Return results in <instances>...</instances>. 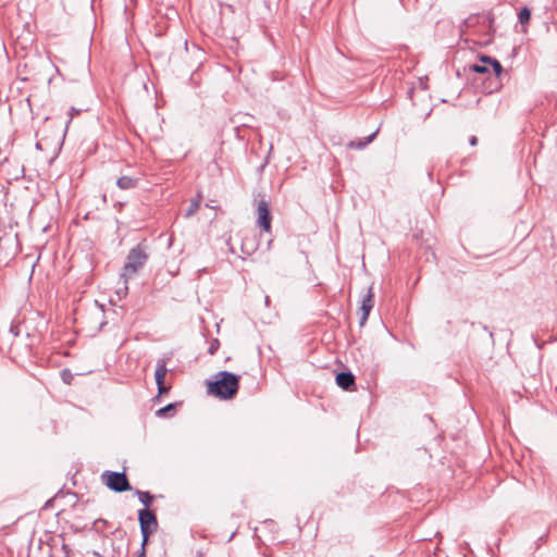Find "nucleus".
<instances>
[{
  "mask_svg": "<svg viewBox=\"0 0 557 557\" xmlns=\"http://www.w3.org/2000/svg\"><path fill=\"white\" fill-rule=\"evenodd\" d=\"M257 246L258 245L253 238L250 239L246 237L242 243V251L249 256L257 250Z\"/></svg>",
  "mask_w": 557,
  "mask_h": 557,
  "instance_id": "f8f14e48",
  "label": "nucleus"
},
{
  "mask_svg": "<svg viewBox=\"0 0 557 557\" xmlns=\"http://www.w3.org/2000/svg\"><path fill=\"white\" fill-rule=\"evenodd\" d=\"M264 301H265V305L269 306L270 305V297L269 296H265L264 297Z\"/></svg>",
  "mask_w": 557,
  "mask_h": 557,
  "instance_id": "5701e85b",
  "label": "nucleus"
},
{
  "mask_svg": "<svg viewBox=\"0 0 557 557\" xmlns=\"http://www.w3.org/2000/svg\"><path fill=\"white\" fill-rule=\"evenodd\" d=\"M480 21V16L479 15H471L469 16L468 18L465 20V25L467 27H473L475 26Z\"/></svg>",
  "mask_w": 557,
  "mask_h": 557,
  "instance_id": "a211bd4d",
  "label": "nucleus"
},
{
  "mask_svg": "<svg viewBox=\"0 0 557 557\" xmlns=\"http://www.w3.org/2000/svg\"><path fill=\"white\" fill-rule=\"evenodd\" d=\"M336 384L345 391L355 386V376L351 372H339L336 375Z\"/></svg>",
  "mask_w": 557,
  "mask_h": 557,
  "instance_id": "6e6552de",
  "label": "nucleus"
},
{
  "mask_svg": "<svg viewBox=\"0 0 557 557\" xmlns=\"http://www.w3.org/2000/svg\"><path fill=\"white\" fill-rule=\"evenodd\" d=\"M135 557H139V552H137V553L135 554Z\"/></svg>",
  "mask_w": 557,
  "mask_h": 557,
  "instance_id": "393cba45",
  "label": "nucleus"
},
{
  "mask_svg": "<svg viewBox=\"0 0 557 557\" xmlns=\"http://www.w3.org/2000/svg\"><path fill=\"white\" fill-rule=\"evenodd\" d=\"M158 529V521L153 511L148 508L141 509V557L146 554V543L150 534Z\"/></svg>",
  "mask_w": 557,
  "mask_h": 557,
  "instance_id": "7ed1b4c3",
  "label": "nucleus"
},
{
  "mask_svg": "<svg viewBox=\"0 0 557 557\" xmlns=\"http://www.w3.org/2000/svg\"><path fill=\"white\" fill-rule=\"evenodd\" d=\"M373 297H374V293L372 290V287H369L368 292L363 296L362 302H361V311H362V315L360 318V324L361 325H363L366 323V321L369 318L370 311L373 308V305H374Z\"/></svg>",
  "mask_w": 557,
  "mask_h": 557,
  "instance_id": "0eeeda50",
  "label": "nucleus"
},
{
  "mask_svg": "<svg viewBox=\"0 0 557 557\" xmlns=\"http://www.w3.org/2000/svg\"><path fill=\"white\" fill-rule=\"evenodd\" d=\"M257 213H258V219H257L258 225L264 232H267V233L270 232L271 231L272 216H271V213H270L269 202L265 199H261L258 202Z\"/></svg>",
  "mask_w": 557,
  "mask_h": 557,
  "instance_id": "39448f33",
  "label": "nucleus"
},
{
  "mask_svg": "<svg viewBox=\"0 0 557 557\" xmlns=\"http://www.w3.org/2000/svg\"><path fill=\"white\" fill-rule=\"evenodd\" d=\"M484 20L488 23V28H490V33L493 34L495 32L494 29V14L488 12L485 16H484Z\"/></svg>",
  "mask_w": 557,
  "mask_h": 557,
  "instance_id": "6ab92c4d",
  "label": "nucleus"
},
{
  "mask_svg": "<svg viewBox=\"0 0 557 557\" xmlns=\"http://www.w3.org/2000/svg\"><path fill=\"white\" fill-rule=\"evenodd\" d=\"M520 24L525 25L531 18V11L528 8H522L518 14Z\"/></svg>",
  "mask_w": 557,
  "mask_h": 557,
  "instance_id": "2eb2a0df",
  "label": "nucleus"
},
{
  "mask_svg": "<svg viewBox=\"0 0 557 557\" xmlns=\"http://www.w3.org/2000/svg\"><path fill=\"white\" fill-rule=\"evenodd\" d=\"M137 182L136 177L124 175L117 180L116 184L121 189H129L136 187Z\"/></svg>",
  "mask_w": 557,
  "mask_h": 557,
  "instance_id": "9b49d317",
  "label": "nucleus"
},
{
  "mask_svg": "<svg viewBox=\"0 0 557 557\" xmlns=\"http://www.w3.org/2000/svg\"><path fill=\"white\" fill-rule=\"evenodd\" d=\"M490 66L491 65L488 63H482L480 61V63H475V64L470 65V70L472 72H475V73L484 74V73H488L490 72Z\"/></svg>",
  "mask_w": 557,
  "mask_h": 557,
  "instance_id": "4468645a",
  "label": "nucleus"
},
{
  "mask_svg": "<svg viewBox=\"0 0 557 557\" xmlns=\"http://www.w3.org/2000/svg\"><path fill=\"white\" fill-rule=\"evenodd\" d=\"M219 348V341L218 339H214L211 344H210V347L208 349L209 354L210 355H213L215 354V351L218 350Z\"/></svg>",
  "mask_w": 557,
  "mask_h": 557,
  "instance_id": "412c9836",
  "label": "nucleus"
},
{
  "mask_svg": "<svg viewBox=\"0 0 557 557\" xmlns=\"http://www.w3.org/2000/svg\"><path fill=\"white\" fill-rule=\"evenodd\" d=\"M480 61L482 63H488L492 66V70H493L495 76L497 78L500 77V75L503 74L504 69H503V66H502L499 61H497L496 59H493L491 57H487V55H482L480 58Z\"/></svg>",
  "mask_w": 557,
  "mask_h": 557,
  "instance_id": "9d476101",
  "label": "nucleus"
},
{
  "mask_svg": "<svg viewBox=\"0 0 557 557\" xmlns=\"http://www.w3.org/2000/svg\"><path fill=\"white\" fill-rule=\"evenodd\" d=\"M379 129H376L375 132H373L372 134H370L368 137H366L363 140L362 139H359V140H351L347 144V147L350 148V149H363L367 145H369L370 143L373 141V139L375 138L376 134H377Z\"/></svg>",
  "mask_w": 557,
  "mask_h": 557,
  "instance_id": "1a4fd4ad",
  "label": "nucleus"
},
{
  "mask_svg": "<svg viewBox=\"0 0 557 557\" xmlns=\"http://www.w3.org/2000/svg\"><path fill=\"white\" fill-rule=\"evenodd\" d=\"M61 377H62V381L66 384H71V381L73 379V375L71 373V371L69 369H64L62 370L61 372Z\"/></svg>",
  "mask_w": 557,
  "mask_h": 557,
  "instance_id": "aec40b11",
  "label": "nucleus"
},
{
  "mask_svg": "<svg viewBox=\"0 0 557 557\" xmlns=\"http://www.w3.org/2000/svg\"><path fill=\"white\" fill-rule=\"evenodd\" d=\"M469 143H470L471 146H475L478 144L476 136H471L470 139H469Z\"/></svg>",
  "mask_w": 557,
  "mask_h": 557,
  "instance_id": "4be33fe9",
  "label": "nucleus"
},
{
  "mask_svg": "<svg viewBox=\"0 0 557 557\" xmlns=\"http://www.w3.org/2000/svg\"><path fill=\"white\" fill-rule=\"evenodd\" d=\"M200 202H201V197L200 196L198 198L191 200L188 209L185 212V216L189 218L193 214H195L198 211L199 207H200Z\"/></svg>",
  "mask_w": 557,
  "mask_h": 557,
  "instance_id": "ddd939ff",
  "label": "nucleus"
},
{
  "mask_svg": "<svg viewBox=\"0 0 557 557\" xmlns=\"http://www.w3.org/2000/svg\"><path fill=\"white\" fill-rule=\"evenodd\" d=\"M176 404H169L165 407L160 408L157 410L156 414L159 418H164L168 416L169 412H173L175 410Z\"/></svg>",
  "mask_w": 557,
  "mask_h": 557,
  "instance_id": "dca6fc26",
  "label": "nucleus"
},
{
  "mask_svg": "<svg viewBox=\"0 0 557 557\" xmlns=\"http://www.w3.org/2000/svg\"><path fill=\"white\" fill-rule=\"evenodd\" d=\"M102 483L111 491L122 493L132 490L124 472L104 471L101 474Z\"/></svg>",
  "mask_w": 557,
  "mask_h": 557,
  "instance_id": "f03ea898",
  "label": "nucleus"
},
{
  "mask_svg": "<svg viewBox=\"0 0 557 557\" xmlns=\"http://www.w3.org/2000/svg\"><path fill=\"white\" fill-rule=\"evenodd\" d=\"M153 499V496L149 492H141V504L145 508H148Z\"/></svg>",
  "mask_w": 557,
  "mask_h": 557,
  "instance_id": "f3484780",
  "label": "nucleus"
},
{
  "mask_svg": "<svg viewBox=\"0 0 557 557\" xmlns=\"http://www.w3.org/2000/svg\"><path fill=\"white\" fill-rule=\"evenodd\" d=\"M139 269V244L133 247L127 256V261L123 267V271L121 273V277L124 280V283L137 273Z\"/></svg>",
  "mask_w": 557,
  "mask_h": 557,
  "instance_id": "20e7f679",
  "label": "nucleus"
},
{
  "mask_svg": "<svg viewBox=\"0 0 557 557\" xmlns=\"http://www.w3.org/2000/svg\"><path fill=\"white\" fill-rule=\"evenodd\" d=\"M239 388V376L228 372L221 371L215 374V380L208 383V393L220 398H233Z\"/></svg>",
  "mask_w": 557,
  "mask_h": 557,
  "instance_id": "f257e3e1",
  "label": "nucleus"
},
{
  "mask_svg": "<svg viewBox=\"0 0 557 557\" xmlns=\"http://www.w3.org/2000/svg\"><path fill=\"white\" fill-rule=\"evenodd\" d=\"M140 258H141V261H143L144 259L147 258V256L141 251Z\"/></svg>",
  "mask_w": 557,
  "mask_h": 557,
  "instance_id": "b1692460",
  "label": "nucleus"
},
{
  "mask_svg": "<svg viewBox=\"0 0 557 557\" xmlns=\"http://www.w3.org/2000/svg\"><path fill=\"white\" fill-rule=\"evenodd\" d=\"M166 372H168V369H166L165 362L163 360H159L157 363L156 372H154V377H156V383L158 386L159 395L166 394L170 389V387L164 385V379H165Z\"/></svg>",
  "mask_w": 557,
  "mask_h": 557,
  "instance_id": "423d86ee",
  "label": "nucleus"
}]
</instances>
